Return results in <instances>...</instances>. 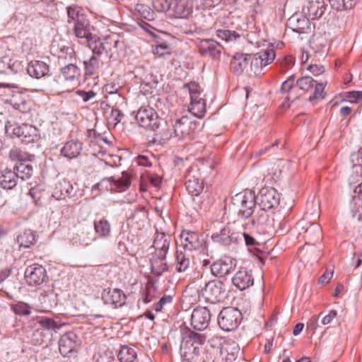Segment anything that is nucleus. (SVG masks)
Instances as JSON below:
<instances>
[{"label": "nucleus", "mask_w": 362, "mask_h": 362, "mask_svg": "<svg viewBox=\"0 0 362 362\" xmlns=\"http://www.w3.org/2000/svg\"><path fill=\"white\" fill-rule=\"evenodd\" d=\"M197 123L187 116H182L166 122V127L157 134L160 141L165 142L172 138L177 140L192 139L195 134Z\"/></svg>", "instance_id": "obj_1"}, {"label": "nucleus", "mask_w": 362, "mask_h": 362, "mask_svg": "<svg viewBox=\"0 0 362 362\" xmlns=\"http://www.w3.org/2000/svg\"><path fill=\"white\" fill-rule=\"evenodd\" d=\"M182 341L180 346L181 357L185 360H189L200 354L199 346H203L206 341L205 334L192 331L184 325H180Z\"/></svg>", "instance_id": "obj_2"}, {"label": "nucleus", "mask_w": 362, "mask_h": 362, "mask_svg": "<svg viewBox=\"0 0 362 362\" xmlns=\"http://www.w3.org/2000/svg\"><path fill=\"white\" fill-rule=\"evenodd\" d=\"M256 200L259 209L253 218L252 224L263 226L266 224L269 218L267 211L279 205V194L274 188L263 187L256 195Z\"/></svg>", "instance_id": "obj_3"}, {"label": "nucleus", "mask_w": 362, "mask_h": 362, "mask_svg": "<svg viewBox=\"0 0 362 362\" xmlns=\"http://www.w3.org/2000/svg\"><path fill=\"white\" fill-rule=\"evenodd\" d=\"M5 133L10 138H18L25 145L37 144L41 139L39 130L30 124L20 125L13 120L5 123Z\"/></svg>", "instance_id": "obj_4"}, {"label": "nucleus", "mask_w": 362, "mask_h": 362, "mask_svg": "<svg viewBox=\"0 0 362 362\" xmlns=\"http://www.w3.org/2000/svg\"><path fill=\"white\" fill-rule=\"evenodd\" d=\"M233 202L239 203L238 205L237 216L238 221L249 220L251 226L253 218L257 214L256 195L252 190L245 191L243 193L238 194L233 199Z\"/></svg>", "instance_id": "obj_5"}, {"label": "nucleus", "mask_w": 362, "mask_h": 362, "mask_svg": "<svg viewBox=\"0 0 362 362\" xmlns=\"http://www.w3.org/2000/svg\"><path fill=\"white\" fill-rule=\"evenodd\" d=\"M327 82L317 81L311 76H303L296 81V86L304 93H310L308 100L318 101L325 98L324 91Z\"/></svg>", "instance_id": "obj_6"}, {"label": "nucleus", "mask_w": 362, "mask_h": 362, "mask_svg": "<svg viewBox=\"0 0 362 362\" xmlns=\"http://www.w3.org/2000/svg\"><path fill=\"white\" fill-rule=\"evenodd\" d=\"M242 319V313L240 310L233 307H226L219 313L218 324L222 330L230 332L238 327Z\"/></svg>", "instance_id": "obj_7"}, {"label": "nucleus", "mask_w": 362, "mask_h": 362, "mask_svg": "<svg viewBox=\"0 0 362 362\" xmlns=\"http://www.w3.org/2000/svg\"><path fill=\"white\" fill-rule=\"evenodd\" d=\"M135 118L140 127L150 131L156 130L161 121L158 112L149 105L141 106Z\"/></svg>", "instance_id": "obj_8"}, {"label": "nucleus", "mask_w": 362, "mask_h": 362, "mask_svg": "<svg viewBox=\"0 0 362 362\" xmlns=\"http://www.w3.org/2000/svg\"><path fill=\"white\" fill-rule=\"evenodd\" d=\"M202 293L207 302L215 304L223 301L227 297L226 286L221 281H209L202 289Z\"/></svg>", "instance_id": "obj_9"}, {"label": "nucleus", "mask_w": 362, "mask_h": 362, "mask_svg": "<svg viewBox=\"0 0 362 362\" xmlns=\"http://www.w3.org/2000/svg\"><path fill=\"white\" fill-rule=\"evenodd\" d=\"M179 238L185 250H202L206 247V242L204 238L196 232L184 230Z\"/></svg>", "instance_id": "obj_10"}, {"label": "nucleus", "mask_w": 362, "mask_h": 362, "mask_svg": "<svg viewBox=\"0 0 362 362\" xmlns=\"http://www.w3.org/2000/svg\"><path fill=\"white\" fill-rule=\"evenodd\" d=\"M25 280L30 286L41 285L47 278L46 269L38 264H33L26 267Z\"/></svg>", "instance_id": "obj_11"}, {"label": "nucleus", "mask_w": 362, "mask_h": 362, "mask_svg": "<svg viewBox=\"0 0 362 362\" xmlns=\"http://www.w3.org/2000/svg\"><path fill=\"white\" fill-rule=\"evenodd\" d=\"M211 313L206 307H197L191 315V325L198 331L206 329L211 320Z\"/></svg>", "instance_id": "obj_12"}, {"label": "nucleus", "mask_w": 362, "mask_h": 362, "mask_svg": "<svg viewBox=\"0 0 362 362\" xmlns=\"http://www.w3.org/2000/svg\"><path fill=\"white\" fill-rule=\"evenodd\" d=\"M102 300L105 304L110 305L114 308H118L125 304L127 296L121 289L107 288L103 290Z\"/></svg>", "instance_id": "obj_13"}, {"label": "nucleus", "mask_w": 362, "mask_h": 362, "mask_svg": "<svg viewBox=\"0 0 362 362\" xmlns=\"http://www.w3.org/2000/svg\"><path fill=\"white\" fill-rule=\"evenodd\" d=\"M325 0H308L303 6L302 13L310 20L320 19L327 9Z\"/></svg>", "instance_id": "obj_14"}, {"label": "nucleus", "mask_w": 362, "mask_h": 362, "mask_svg": "<svg viewBox=\"0 0 362 362\" xmlns=\"http://www.w3.org/2000/svg\"><path fill=\"white\" fill-rule=\"evenodd\" d=\"M78 346V339L73 332L63 334L59 341V349L64 356H69L71 353L76 351Z\"/></svg>", "instance_id": "obj_15"}, {"label": "nucleus", "mask_w": 362, "mask_h": 362, "mask_svg": "<svg viewBox=\"0 0 362 362\" xmlns=\"http://www.w3.org/2000/svg\"><path fill=\"white\" fill-rule=\"evenodd\" d=\"M235 264V259L225 257L214 262L211 266V271L213 275L223 277L229 274L234 269Z\"/></svg>", "instance_id": "obj_16"}, {"label": "nucleus", "mask_w": 362, "mask_h": 362, "mask_svg": "<svg viewBox=\"0 0 362 362\" xmlns=\"http://www.w3.org/2000/svg\"><path fill=\"white\" fill-rule=\"evenodd\" d=\"M233 284L239 290L244 291L254 284V277L251 270L242 267L232 278Z\"/></svg>", "instance_id": "obj_17"}, {"label": "nucleus", "mask_w": 362, "mask_h": 362, "mask_svg": "<svg viewBox=\"0 0 362 362\" xmlns=\"http://www.w3.org/2000/svg\"><path fill=\"white\" fill-rule=\"evenodd\" d=\"M83 150V144L78 139H70L64 143L60 149L59 155L66 158L72 160L77 158Z\"/></svg>", "instance_id": "obj_18"}, {"label": "nucleus", "mask_w": 362, "mask_h": 362, "mask_svg": "<svg viewBox=\"0 0 362 362\" xmlns=\"http://www.w3.org/2000/svg\"><path fill=\"white\" fill-rule=\"evenodd\" d=\"M75 190L72 184L65 180H59L52 190V197L57 200L66 199L75 195Z\"/></svg>", "instance_id": "obj_19"}, {"label": "nucleus", "mask_w": 362, "mask_h": 362, "mask_svg": "<svg viewBox=\"0 0 362 362\" xmlns=\"http://www.w3.org/2000/svg\"><path fill=\"white\" fill-rule=\"evenodd\" d=\"M199 52L202 56L209 55L212 58H218L221 52L222 46L212 39L202 40L198 45Z\"/></svg>", "instance_id": "obj_20"}, {"label": "nucleus", "mask_w": 362, "mask_h": 362, "mask_svg": "<svg viewBox=\"0 0 362 362\" xmlns=\"http://www.w3.org/2000/svg\"><path fill=\"white\" fill-rule=\"evenodd\" d=\"M170 240L171 238L168 233L159 232L156 230L153 243L154 252L152 254L167 255L169 250Z\"/></svg>", "instance_id": "obj_21"}, {"label": "nucleus", "mask_w": 362, "mask_h": 362, "mask_svg": "<svg viewBox=\"0 0 362 362\" xmlns=\"http://www.w3.org/2000/svg\"><path fill=\"white\" fill-rule=\"evenodd\" d=\"M211 238L215 243L228 246L241 240V235L238 233H231L229 227H223L219 233H213Z\"/></svg>", "instance_id": "obj_22"}, {"label": "nucleus", "mask_w": 362, "mask_h": 362, "mask_svg": "<svg viewBox=\"0 0 362 362\" xmlns=\"http://www.w3.org/2000/svg\"><path fill=\"white\" fill-rule=\"evenodd\" d=\"M26 71L30 77L40 79L49 74V65L40 60H33L28 63Z\"/></svg>", "instance_id": "obj_23"}, {"label": "nucleus", "mask_w": 362, "mask_h": 362, "mask_svg": "<svg viewBox=\"0 0 362 362\" xmlns=\"http://www.w3.org/2000/svg\"><path fill=\"white\" fill-rule=\"evenodd\" d=\"M251 54L235 53L230 63V71L238 76L240 75L247 66L249 62H251Z\"/></svg>", "instance_id": "obj_24"}, {"label": "nucleus", "mask_w": 362, "mask_h": 362, "mask_svg": "<svg viewBox=\"0 0 362 362\" xmlns=\"http://www.w3.org/2000/svg\"><path fill=\"white\" fill-rule=\"evenodd\" d=\"M276 53L274 49H268L267 50L256 53L251 60V68L260 67L261 69L270 64L274 60Z\"/></svg>", "instance_id": "obj_25"}, {"label": "nucleus", "mask_w": 362, "mask_h": 362, "mask_svg": "<svg viewBox=\"0 0 362 362\" xmlns=\"http://www.w3.org/2000/svg\"><path fill=\"white\" fill-rule=\"evenodd\" d=\"M310 20L305 15L294 14L288 18L287 26L297 33H304L309 28Z\"/></svg>", "instance_id": "obj_26"}, {"label": "nucleus", "mask_w": 362, "mask_h": 362, "mask_svg": "<svg viewBox=\"0 0 362 362\" xmlns=\"http://www.w3.org/2000/svg\"><path fill=\"white\" fill-rule=\"evenodd\" d=\"M150 263L151 272L156 276H162L164 272L169 269L166 255L151 254Z\"/></svg>", "instance_id": "obj_27"}, {"label": "nucleus", "mask_w": 362, "mask_h": 362, "mask_svg": "<svg viewBox=\"0 0 362 362\" xmlns=\"http://www.w3.org/2000/svg\"><path fill=\"white\" fill-rule=\"evenodd\" d=\"M18 180L13 169L6 168L0 171V187L6 190L14 189Z\"/></svg>", "instance_id": "obj_28"}, {"label": "nucleus", "mask_w": 362, "mask_h": 362, "mask_svg": "<svg viewBox=\"0 0 362 362\" xmlns=\"http://www.w3.org/2000/svg\"><path fill=\"white\" fill-rule=\"evenodd\" d=\"M85 43L91 49L92 56H96L97 57L102 56L103 54H107L111 49L108 42H104L95 36H92Z\"/></svg>", "instance_id": "obj_29"}, {"label": "nucleus", "mask_w": 362, "mask_h": 362, "mask_svg": "<svg viewBox=\"0 0 362 362\" xmlns=\"http://www.w3.org/2000/svg\"><path fill=\"white\" fill-rule=\"evenodd\" d=\"M74 33L76 37L81 40V43H85L93 36L90 23L86 17L74 23Z\"/></svg>", "instance_id": "obj_30"}, {"label": "nucleus", "mask_w": 362, "mask_h": 362, "mask_svg": "<svg viewBox=\"0 0 362 362\" xmlns=\"http://www.w3.org/2000/svg\"><path fill=\"white\" fill-rule=\"evenodd\" d=\"M23 69L21 62L4 57L0 60V74L11 75L17 74Z\"/></svg>", "instance_id": "obj_31"}, {"label": "nucleus", "mask_w": 362, "mask_h": 362, "mask_svg": "<svg viewBox=\"0 0 362 362\" xmlns=\"http://www.w3.org/2000/svg\"><path fill=\"white\" fill-rule=\"evenodd\" d=\"M60 74L62 75L66 81L76 83L79 81L81 75V69L76 64L70 62L61 68Z\"/></svg>", "instance_id": "obj_32"}, {"label": "nucleus", "mask_w": 362, "mask_h": 362, "mask_svg": "<svg viewBox=\"0 0 362 362\" xmlns=\"http://www.w3.org/2000/svg\"><path fill=\"white\" fill-rule=\"evenodd\" d=\"M108 180L111 181V190L116 192L126 191L131 185L130 176L125 172H122V176L119 177H110Z\"/></svg>", "instance_id": "obj_33"}, {"label": "nucleus", "mask_w": 362, "mask_h": 362, "mask_svg": "<svg viewBox=\"0 0 362 362\" xmlns=\"http://www.w3.org/2000/svg\"><path fill=\"white\" fill-rule=\"evenodd\" d=\"M185 187L189 194L198 196L204 189V183L200 178L189 173L186 177Z\"/></svg>", "instance_id": "obj_34"}, {"label": "nucleus", "mask_w": 362, "mask_h": 362, "mask_svg": "<svg viewBox=\"0 0 362 362\" xmlns=\"http://www.w3.org/2000/svg\"><path fill=\"white\" fill-rule=\"evenodd\" d=\"M13 170L18 180L21 179L23 181H26L31 178L33 174V168L30 162L16 163L14 165Z\"/></svg>", "instance_id": "obj_35"}, {"label": "nucleus", "mask_w": 362, "mask_h": 362, "mask_svg": "<svg viewBox=\"0 0 362 362\" xmlns=\"http://www.w3.org/2000/svg\"><path fill=\"white\" fill-rule=\"evenodd\" d=\"M37 241L36 233L27 229L21 233L17 237V242L21 247L28 248Z\"/></svg>", "instance_id": "obj_36"}, {"label": "nucleus", "mask_w": 362, "mask_h": 362, "mask_svg": "<svg viewBox=\"0 0 362 362\" xmlns=\"http://www.w3.org/2000/svg\"><path fill=\"white\" fill-rule=\"evenodd\" d=\"M37 320L40 327L45 330H53L56 332L62 327V324L58 317L42 316L38 317Z\"/></svg>", "instance_id": "obj_37"}, {"label": "nucleus", "mask_w": 362, "mask_h": 362, "mask_svg": "<svg viewBox=\"0 0 362 362\" xmlns=\"http://www.w3.org/2000/svg\"><path fill=\"white\" fill-rule=\"evenodd\" d=\"M9 158L17 163L30 162L34 158V155L30 154L18 148H13L9 151Z\"/></svg>", "instance_id": "obj_38"}, {"label": "nucleus", "mask_w": 362, "mask_h": 362, "mask_svg": "<svg viewBox=\"0 0 362 362\" xmlns=\"http://www.w3.org/2000/svg\"><path fill=\"white\" fill-rule=\"evenodd\" d=\"M101 62L96 56H91L89 59L83 61L85 76H91L96 74L100 66Z\"/></svg>", "instance_id": "obj_39"}, {"label": "nucleus", "mask_w": 362, "mask_h": 362, "mask_svg": "<svg viewBox=\"0 0 362 362\" xmlns=\"http://www.w3.org/2000/svg\"><path fill=\"white\" fill-rule=\"evenodd\" d=\"M94 230L100 238H107L111 233V226L107 219L101 218L94 221Z\"/></svg>", "instance_id": "obj_40"}, {"label": "nucleus", "mask_w": 362, "mask_h": 362, "mask_svg": "<svg viewBox=\"0 0 362 362\" xmlns=\"http://www.w3.org/2000/svg\"><path fill=\"white\" fill-rule=\"evenodd\" d=\"M136 356L135 349L129 346H122L117 355L120 362H134Z\"/></svg>", "instance_id": "obj_41"}, {"label": "nucleus", "mask_w": 362, "mask_h": 362, "mask_svg": "<svg viewBox=\"0 0 362 362\" xmlns=\"http://www.w3.org/2000/svg\"><path fill=\"white\" fill-rule=\"evenodd\" d=\"M173 10L175 16L180 18H187L192 12L185 0H177L174 4Z\"/></svg>", "instance_id": "obj_42"}, {"label": "nucleus", "mask_w": 362, "mask_h": 362, "mask_svg": "<svg viewBox=\"0 0 362 362\" xmlns=\"http://www.w3.org/2000/svg\"><path fill=\"white\" fill-rule=\"evenodd\" d=\"M66 13L69 19L74 23L86 18L84 10L81 6L75 4L67 6Z\"/></svg>", "instance_id": "obj_43"}, {"label": "nucleus", "mask_w": 362, "mask_h": 362, "mask_svg": "<svg viewBox=\"0 0 362 362\" xmlns=\"http://www.w3.org/2000/svg\"><path fill=\"white\" fill-rule=\"evenodd\" d=\"M305 237L310 241H317L322 237V228L321 226L317 223H312L305 229Z\"/></svg>", "instance_id": "obj_44"}, {"label": "nucleus", "mask_w": 362, "mask_h": 362, "mask_svg": "<svg viewBox=\"0 0 362 362\" xmlns=\"http://www.w3.org/2000/svg\"><path fill=\"white\" fill-rule=\"evenodd\" d=\"M329 1L333 9L342 11L354 7L358 0H329Z\"/></svg>", "instance_id": "obj_45"}, {"label": "nucleus", "mask_w": 362, "mask_h": 362, "mask_svg": "<svg viewBox=\"0 0 362 362\" xmlns=\"http://www.w3.org/2000/svg\"><path fill=\"white\" fill-rule=\"evenodd\" d=\"M156 291V288L154 286V283L151 279H148L146 285L145 289L142 292L141 297L139 300V303L140 301H142L144 304H147L150 303L155 295Z\"/></svg>", "instance_id": "obj_46"}, {"label": "nucleus", "mask_w": 362, "mask_h": 362, "mask_svg": "<svg viewBox=\"0 0 362 362\" xmlns=\"http://www.w3.org/2000/svg\"><path fill=\"white\" fill-rule=\"evenodd\" d=\"M189 110L194 116L202 118L206 110L205 100L203 99L201 100L190 102Z\"/></svg>", "instance_id": "obj_47"}, {"label": "nucleus", "mask_w": 362, "mask_h": 362, "mask_svg": "<svg viewBox=\"0 0 362 362\" xmlns=\"http://www.w3.org/2000/svg\"><path fill=\"white\" fill-rule=\"evenodd\" d=\"M190 265V259L182 252L177 251L176 255V270L181 273L185 272Z\"/></svg>", "instance_id": "obj_48"}, {"label": "nucleus", "mask_w": 362, "mask_h": 362, "mask_svg": "<svg viewBox=\"0 0 362 362\" xmlns=\"http://www.w3.org/2000/svg\"><path fill=\"white\" fill-rule=\"evenodd\" d=\"M350 209L354 218L358 221L362 220V199L353 195L350 202Z\"/></svg>", "instance_id": "obj_49"}, {"label": "nucleus", "mask_w": 362, "mask_h": 362, "mask_svg": "<svg viewBox=\"0 0 362 362\" xmlns=\"http://www.w3.org/2000/svg\"><path fill=\"white\" fill-rule=\"evenodd\" d=\"M18 98L15 97L11 100V105L13 109L18 110L22 113H26L31 109L30 104L28 103L25 99L21 98V95Z\"/></svg>", "instance_id": "obj_50"}, {"label": "nucleus", "mask_w": 362, "mask_h": 362, "mask_svg": "<svg viewBox=\"0 0 362 362\" xmlns=\"http://www.w3.org/2000/svg\"><path fill=\"white\" fill-rule=\"evenodd\" d=\"M11 308L16 315L20 316H28L31 314L30 305L22 301L11 304Z\"/></svg>", "instance_id": "obj_51"}, {"label": "nucleus", "mask_w": 362, "mask_h": 362, "mask_svg": "<svg viewBox=\"0 0 362 362\" xmlns=\"http://www.w3.org/2000/svg\"><path fill=\"white\" fill-rule=\"evenodd\" d=\"M57 56L59 59L67 61L69 63L72 62L75 59L76 54L74 49L71 47L62 46L59 48Z\"/></svg>", "instance_id": "obj_52"}, {"label": "nucleus", "mask_w": 362, "mask_h": 362, "mask_svg": "<svg viewBox=\"0 0 362 362\" xmlns=\"http://www.w3.org/2000/svg\"><path fill=\"white\" fill-rule=\"evenodd\" d=\"M276 64L279 66L281 72L286 73L294 65L295 59L291 56H283L277 59Z\"/></svg>", "instance_id": "obj_53"}, {"label": "nucleus", "mask_w": 362, "mask_h": 362, "mask_svg": "<svg viewBox=\"0 0 362 362\" xmlns=\"http://www.w3.org/2000/svg\"><path fill=\"white\" fill-rule=\"evenodd\" d=\"M296 85V82H295V76H290L285 81L281 84L280 91L282 93H288V95L286 97V99L288 100H294V98L291 96V93H289L290 90Z\"/></svg>", "instance_id": "obj_54"}, {"label": "nucleus", "mask_w": 362, "mask_h": 362, "mask_svg": "<svg viewBox=\"0 0 362 362\" xmlns=\"http://www.w3.org/2000/svg\"><path fill=\"white\" fill-rule=\"evenodd\" d=\"M185 87L188 88L190 95V102L203 100V98L200 97L201 88L198 83L196 82H190L186 85Z\"/></svg>", "instance_id": "obj_55"}, {"label": "nucleus", "mask_w": 362, "mask_h": 362, "mask_svg": "<svg viewBox=\"0 0 362 362\" xmlns=\"http://www.w3.org/2000/svg\"><path fill=\"white\" fill-rule=\"evenodd\" d=\"M216 36L226 42L235 40L240 37V35L235 31L221 29L216 30Z\"/></svg>", "instance_id": "obj_56"}, {"label": "nucleus", "mask_w": 362, "mask_h": 362, "mask_svg": "<svg viewBox=\"0 0 362 362\" xmlns=\"http://www.w3.org/2000/svg\"><path fill=\"white\" fill-rule=\"evenodd\" d=\"M171 0H153V6L158 12H166L171 8Z\"/></svg>", "instance_id": "obj_57"}, {"label": "nucleus", "mask_w": 362, "mask_h": 362, "mask_svg": "<svg viewBox=\"0 0 362 362\" xmlns=\"http://www.w3.org/2000/svg\"><path fill=\"white\" fill-rule=\"evenodd\" d=\"M75 95H77L83 103L89 102L95 99L97 96V93L93 90H89L88 91L77 90L75 91Z\"/></svg>", "instance_id": "obj_58"}, {"label": "nucleus", "mask_w": 362, "mask_h": 362, "mask_svg": "<svg viewBox=\"0 0 362 362\" xmlns=\"http://www.w3.org/2000/svg\"><path fill=\"white\" fill-rule=\"evenodd\" d=\"M135 9L140 13L141 16L148 20L151 21L154 18V13L151 11V9L145 5L143 4H137Z\"/></svg>", "instance_id": "obj_59"}, {"label": "nucleus", "mask_w": 362, "mask_h": 362, "mask_svg": "<svg viewBox=\"0 0 362 362\" xmlns=\"http://www.w3.org/2000/svg\"><path fill=\"white\" fill-rule=\"evenodd\" d=\"M153 53L160 57H165L170 54V47L166 42H162L156 45Z\"/></svg>", "instance_id": "obj_60"}, {"label": "nucleus", "mask_w": 362, "mask_h": 362, "mask_svg": "<svg viewBox=\"0 0 362 362\" xmlns=\"http://www.w3.org/2000/svg\"><path fill=\"white\" fill-rule=\"evenodd\" d=\"M173 302V296L166 295L163 296L157 303L153 305V309L156 312H160L163 310V305L170 304Z\"/></svg>", "instance_id": "obj_61"}, {"label": "nucleus", "mask_w": 362, "mask_h": 362, "mask_svg": "<svg viewBox=\"0 0 362 362\" xmlns=\"http://www.w3.org/2000/svg\"><path fill=\"white\" fill-rule=\"evenodd\" d=\"M350 159L354 166L362 167V148L351 154Z\"/></svg>", "instance_id": "obj_62"}, {"label": "nucleus", "mask_w": 362, "mask_h": 362, "mask_svg": "<svg viewBox=\"0 0 362 362\" xmlns=\"http://www.w3.org/2000/svg\"><path fill=\"white\" fill-rule=\"evenodd\" d=\"M135 160L137 165L140 166L151 167L152 165V163L148 156L144 155H139L136 158Z\"/></svg>", "instance_id": "obj_63"}, {"label": "nucleus", "mask_w": 362, "mask_h": 362, "mask_svg": "<svg viewBox=\"0 0 362 362\" xmlns=\"http://www.w3.org/2000/svg\"><path fill=\"white\" fill-rule=\"evenodd\" d=\"M351 265L354 269H357L359 267H362V252L356 254L354 253L351 258Z\"/></svg>", "instance_id": "obj_64"}]
</instances>
